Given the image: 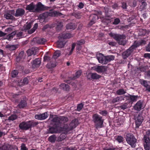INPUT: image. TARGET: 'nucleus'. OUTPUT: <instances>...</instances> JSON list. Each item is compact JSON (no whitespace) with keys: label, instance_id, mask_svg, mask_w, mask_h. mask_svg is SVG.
Returning <instances> with one entry per match:
<instances>
[{"label":"nucleus","instance_id":"34","mask_svg":"<svg viewBox=\"0 0 150 150\" xmlns=\"http://www.w3.org/2000/svg\"><path fill=\"white\" fill-rule=\"evenodd\" d=\"M38 26V24L37 23H35L34 24L33 28H32L30 30H29L28 31V33L29 34H32L34 33L36 30L37 29Z\"/></svg>","mask_w":150,"mask_h":150},{"label":"nucleus","instance_id":"48","mask_svg":"<svg viewBox=\"0 0 150 150\" xmlns=\"http://www.w3.org/2000/svg\"><path fill=\"white\" fill-rule=\"evenodd\" d=\"M100 112H99V113L103 116H105L108 113L107 111L105 110H100Z\"/></svg>","mask_w":150,"mask_h":150},{"label":"nucleus","instance_id":"37","mask_svg":"<svg viewBox=\"0 0 150 150\" xmlns=\"http://www.w3.org/2000/svg\"><path fill=\"white\" fill-rule=\"evenodd\" d=\"M104 9L105 16L108 17H110V14L109 11L107 7H104Z\"/></svg>","mask_w":150,"mask_h":150},{"label":"nucleus","instance_id":"19","mask_svg":"<svg viewBox=\"0 0 150 150\" xmlns=\"http://www.w3.org/2000/svg\"><path fill=\"white\" fill-rule=\"evenodd\" d=\"M66 42L60 38L59 40L57 42V46L58 48H61L63 47Z\"/></svg>","mask_w":150,"mask_h":150},{"label":"nucleus","instance_id":"56","mask_svg":"<svg viewBox=\"0 0 150 150\" xmlns=\"http://www.w3.org/2000/svg\"><path fill=\"white\" fill-rule=\"evenodd\" d=\"M24 54V52L23 51L21 52L19 54L18 57L16 58L17 61H18L19 60L20 58H22V56Z\"/></svg>","mask_w":150,"mask_h":150},{"label":"nucleus","instance_id":"42","mask_svg":"<svg viewBox=\"0 0 150 150\" xmlns=\"http://www.w3.org/2000/svg\"><path fill=\"white\" fill-rule=\"evenodd\" d=\"M6 47L10 50H13L16 49V47L14 45H8L6 46Z\"/></svg>","mask_w":150,"mask_h":150},{"label":"nucleus","instance_id":"44","mask_svg":"<svg viewBox=\"0 0 150 150\" xmlns=\"http://www.w3.org/2000/svg\"><path fill=\"white\" fill-rule=\"evenodd\" d=\"M84 104L81 103L79 104L77 106V110L78 111H80L83 107Z\"/></svg>","mask_w":150,"mask_h":150},{"label":"nucleus","instance_id":"31","mask_svg":"<svg viewBox=\"0 0 150 150\" xmlns=\"http://www.w3.org/2000/svg\"><path fill=\"white\" fill-rule=\"evenodd\" d=\"M32 24V23L31 22L27 23L23 27V30H26L30 29L31 27Z\"/></svg>","mask_w":150,"mask_h":150},{"label":"nucleus","instance_id":"64","mask_svg":"<svg viewBox=\"0 0 150 150\" xmlns=\"http://www.w3.org/2000/svg\"><path fill=\"white\" fill-rule=\"evenodd\" d=\"M146 51L148 52H150V42L146 47Z\"/></svg>","mask_w":150,"mask_h":150},{"label":"nucleus","instance_id":"30","mask_svg":"<svg viewBox=\"0 0 150 150\" xmlns=\"http://www.w3.org/2000/svg\"><path fill=\"white\" fill-rule=\"evenodd\" d=\"M126 93V90L123 88H121L117 90L116 91V94L118 95H121L125 94Z\"/></svg>","mask_w":150,"mask_h":150},{"label":"nucleus","instance_id":"18","mask_svg":"<svg viewBox=\"0 0 150 150\" xmlns=\"http://www.w3.org/2000/svg\"><path fill=\"white\" fill-rule=\"evenodd\" d=\"M41 63V59L40 58H38L33 61L32 64V67L33 68H35L39 67Z\"/></svg>","mask_w":150,"mask_h":150},{"label":"nucleus","instance_id":"29","mask_svg":"<svg viewBox=\"0 0 150 150\" xmlns=\"http://www.w3.org/2000/svg\"><path fill=\"white\" fill-rule=\"evenodd\" d=\"M139 83L143 86L146 88H147L149 86L147 81L143 79H140L139 80Z\"/></svg>","mask_w":150,"mask_h":150},{"label":"nucleus","instance_id":"40","mask_svg":"<svg viewBox=\"0 0 150 150\" xmlns=\"http://www.w3.org/2000/svg\"><path fill=\"white\" fill-rule=\"evenodd\" d=\"M46 41V39L43 38L38 39L37 40V42L38 44H44Z\"/></svg>","mask_w":150,"mask_h":150},{"label":"nucleus","instance_id":"5","mask_svg":"<svg viewBox=\"0 0 150 150\" xmlns=\"http://www.w3.org/2000/svg\"><path fill=\"white\" fill-rule=\"evenodd\" d=\"M37 122H34L32 121H30L27 122H23L21 123L19 125L20 128L23 130H27L31 127L37 125Z\"/></svg>","mask_w":150,"mask_h":150},{"label":"nucleus","instance_id":"46","mask_svg":"<svg viewBox=\"0 0 150 150\" xmlns=\"http://www.w3.org/2000/svg\"><path fill=\"white\" fill-rule=\"evenodd\" d=\"M147 4L145 1H143L140 5V8L143 10L145 9L146 6Z\"/></svg>","mask_w":150,"mask_h":150},{"label":"nucleus","instance_id":"33","mask_svg":"<svg viewBox=\"0 0 150 150\" xmlns=\"http://www.w3.org/2000/svg\"><path fill=\"white\" fill-rule=\"evenodd\" d=\"M67 29L74 30L75 28L74 24L73 23H70L67 24L66 26Z\"/></svg>","mask_w":150,"mask_h":150},{"label":"nucleus","instance_id":"43","mask_svg":"<svg viewBox=\"0 0 150 150\" xmlns=\"http://www.w3.org/2000/svg\"><path fill=\"white\" fill-rule=\"evenodd\" d=\"M33 50L34 48H32L31 49L28 50L27 51V52L28 56H31L32 54H34V52L33 51Z\"/></svg>","mask_w":150,"mask_h":150},{"label":"nucleus","instance_id":"2","mask_svg":"<svg viewBox=\"0 0 150 150\" xmlns=\"http://www.w3.org/2000/svg\"><path fill=\"white\" fill-rule=\"evenodd\" d=\"M93 121L94 123L95 126L97 129L103 127L104 119L100 115L96 113L92 116Z\"/></svg>","mask_w":150,"mask_h":150},{"label":"nucleus","instance_id":"3","mask_svg":"<svg viewBox=\"0 0 150 150\" xmlns=\"http://www.w3.org/2000/svg\"><path fill=\"white\" fill-rule=\"evenodd\" d=\"M43 6L40 2L38 3L36 5L32 3L27 6L26 9L31 12H37L43 10Z\"/></svg>","mask_w":150,"mask_h":150},{"label":"nucleus","instance_id":"20","mask_svg":"<svg viewBox=\"0 0 150 150\" xmlns=\"http://www.w3.org/2000/svg\"><path fill=\"white\" fill-rule=\"evenodd\" d=\"M56 66V60L52 59L50 61L47 62V68H53Z\"/></svg>","mask_w":150,"mask_h":150},{"label":"nucleus","instance_id":"49","mask_svg":"<svg viewBox=\"0 0 150 150\" xmlns=\"http://www.w3.org/2000/svg\"><path fill=\"white\" fill-rule=\"evenodd\" d=\"M18 72L17 70H14L12 71L11 75V76L12 77H16L17 75H18Z\"/></svg>","mask_w":150,"mask_h":150},{"label":"nucleus","instance_id":"10","mask_svg":"<svg viewBox=\"0 0 150 150\" xmlns=\"http://www.w3.org/2000/svg\"><path fill=\"white\" fill-rule=\"evenodd\" d=\"M135 120L136 128H138L143 122V119L142 116L140 114H138L135 117Z\"/></svg>","mask_w":150,"mask_h":150},{"label":"nucleus","instance_id":"41","mask_svg":"<svg viewBox=\"0 0 150 150\" xmlns=\"http://www.w3.org/2000/svg\"><path fill=\"white\" fill-rule=\"evenodd\" d=\"M56 136L53 135L49 137L48 138L49 141L51 142H54L56 140Z\"/></svg>","mask_w":150,"mask_h":150},{"label":"nucleus","instance_id":"51","mask_svg":"<svg viewBox=\"0 0 150 150\" xmlns=\"http://www.w3.org/2000/svg\"><path fill=\"white\" fill-rule=\"evenodd\" d=\"M81 72H82L81 70L77 71L75 74V76L74 77L75 79L78 78L81 75Z\"/></svg>","mask_w":150,"mask_h":150},{"label":"nucleus","instance_id":"54","mask_svg":"<svg viewBox=\"0 0 150 150\" xmlns=\"http://www.w3.org/2000/svg\"><path fill=\"white\" fill-rule=\"evenodd\" d=\"M128 104L127 103H125L123 104L120 106V108L121 109L125 110L126 109L127 107Z\"/></svg>","mask_w":150,"mask_h":150},{"label":"nucleus","instance_id":"27","mask_svg":"<svg viewBox=\"0 0 150 150\" xmlns=\"http://www.w3.org/2000/svg\"><path fill=\"white\" fill-rule=\"evenodd\" d=\"M123 99V97L122 96H117L113 98L112 100V102L113 103H115L120 101H122Z\"/></svg>","mask_w":150,"mask_h":150},{"label":"nucleus","instance_id":"23","mask_svg":"<svg viewBox=\"0 0 150 150\" xmlns=\"http://www.w3.org/2000/svg\"><path fill=\"white\" fill-rule=\"evenodd\" d=\"M73 36V35L70 33H64L60 35V37L61 38H62L63 40H64V39L70 38L72 37Z\"/></svg>","mask_w":150,"mask_h":150},{"label":"nucleus","instance_id":"28","mask_svg":"<svg viewBox=\"0 0 150 150\" xmlns=\"http://www.w3.org/2000/svg\"><path fill=\"white\" fill-rule=\"evenodd\" d=\"M60 87L64 91H68L69 89V86L67 84L64 83H62L60 85Z\"/></svg>","mask_w":150,"mask_h":150},{"label":"nucleus","instance_id":"63","mask_svg":"<svg viewBox=\"0 0 150 150\" xmlns=\"http://www.w3.org/2000/svg\"><path fill=\"white\" fill-rule=\"evenodd\" d=\"M108 44L111 46H115L116 44V43L114 42H110L108 43Z\"/></svg>","mask_w":150,"mask_h":150},{"label":"nucleus","instance_id":"36","mask_svg":"<svg viewBox=\"0 0 150 150\" xmlns=\"http://www.w3.org/2000/svg\"><path fill=\"white\" fill-rule=\"evenodd\" d=\"M4 17L8 19H13L14 18L10 13H7L4 15Z\"/></svg>","mask_w":150,"mask_h":150},{"label":"nucleus","instance_id":"13","mask_svg":"<svg viewBox=\"0 0 150 150\" xmlns=\"http://www.w3.org/2000/svg\"><path fill=\"white\" fill-rule=\"evenodd\" d=\"M93 70L98 73L104 72L107 70L106 68L104 66L96 65L93 68Z\"/></svg>","mask_w":150,"mask_h":150},{"label":"nucleus","instance_id":"57","mask_svg":"<svg viewBox=\"0 0 150 150\" xmlns=\"http://www.w3.org/2000/svg\"><path fill=\"white\" fill-rule=\"evenodd\" d=\"M112 7L114 9H117L119 8V6L118 4L116 3L112 5Z\"/></svg>","mask_w":150,"mask_h":150},{"label":"nucleus","instance_id":"47","mask_svg":"<svg viewBox=\"0 0 150 150\" xmlns=\"http://www.w3.org/2000/svg\"><path fill=\"white\" fill-rule=\"evenodd\" d=\"M85 43V41L84 40L81 39L80 40L77 41L76 42L77 45H81L84 44Z\"/></svg>","mask_w":150,"mask_h":150},{"label":"nucleus","instance_id":"26","mask_svg":"<svg viewBox=\"0 0 150 150\" xmlns=\"http://www.w3.org/2000/svg\"><path fill=\"white\" fill-rule=\"evenodd\" d=\"M25 13L24 10L22 8H18L16 11L15 16L18 17L23 15Z\"/></svg>","mask_w":150,"mask_h":150},{"label":"nucleus","instance_id":"55","mask_svg":"<svg viewBox=\"0 0 150 150\" xmlns=\"http://www.w3.org/2000/svg\"><path fill=\"white\" fill-rule=\"evenodd\" d=\"M17 118V116L16 115H11L9 117L8 120H10L13 121L16 119Z\"/></svg>","mask_w":150,"mask_h":150},{"label":"nucleus","instance_id":"24","mask_svg":"<svg viewBox=\"0 0 150 150\" xmlns=\"http://www.w3.org/2000/svg\"><path fill=\"white\" fill-rule=\"evenodd\" d=\"M13 149L12 148V146L8 144H5L2 147L0 146V150H12ZM15 150H17V148H15Z\"/></svg>","mask_w":150,"mask_h":150},{"label":"nucleus","instance_id":"11","mask_svg":"<svg viewBox=\"0 0 150 150\" xmlns=\"http://www.w3.org/2000/svg\"><path fill=\"white\" fill-rule=\"evenodd\" d=\"M16 36L18 38H20L22 37L23 33L22 32L16 33V32H13L9 35L7 38L8 40H11L14 37Z\"/></svg>","mask_w":150,"mask_h":150},{"label":"nucleus","instance_id":"17","mask_svg":"<svg viewBox=\"0 0 150 150\" xmlns=\"http://www.w3.org/2000/svg\"><path fill=\"white\" fill-rule=\"evenodd\" d=\"M145 42L143 40H141L139 41H135L134 42V44L131 47H132L134 51L136 48L143 44H145Z\"/></svg>","mask_w":150,"mask_h":150},{"label":"nucleus","instance_id":"53","mask_svg":"<svg viewBox=\"0 0 150 150\" xmlns=\"http://www.w3.org/2000/svg\"><path fill=\"white\" fill-rule=\"evenodd\" d=\"M120 22V19L118 18H117L114 19V22H113V24L114 25H117Z\"/></svg>","mask_w":150,"mask_h":150},{"label":"nucleus","instance_id":"60","mask_svg":"<svg viewBox=\"0 0 150 150\" xmlns=\"http://www.w3.org/2000/svg\"><path fill=\"white\" fill-rule=\"evenodd\" d=\"M21 150H28V149L26 147L25 145L23 144L21 146Z\"/></svg>","mask_w":150,"mask_h":150},{"label":"nucleus","instance_id":"45","mask_svg":"<svg viewBox=\"0 0 150 150\" xmlns=\"http://www.w3.org/2000/svg\"><path fill=\"white\" fill-rule=\"evenodd\" d=\"M76 46V44L75 43H73L72 45L71 49L70 50L69 53L68 54V55H71L73 52Z\"/></svg>","mask_w":150,"mask_h":150},{"label":"nucleus","instance_id":"61","mask_svg":"<svg viewBox=\"0 0 150 150\" xmlns=\"http://www.w3.org/2000/svg\"><path fill=\"white\" fill-rule=\"evenodd\" d=\"M122 7L124 9H126L127 7L126 3L124 2H122Z\"/></svg>","mask_w":150,"mask_h":150},{"label":"nucleus","instance_id":"21","mask_svg":"<svg viewBox=\"0 0 150 150\" xmlns=\"http://www.w3.org/2000/svg\"><path fill=\"white\" fill-rule=\"evenodd\" d=\"M62 15V14L61 13L55 11H52L50 12H47V16H61Z\"/></svg>","mask_w":150,"mask_h":150},{"label":"nucleus","instance_id":"4","mask_svg":"<svg viewBox=\"0 0 150 150\" xmlns=\"http://www.w3.org/2000/svg\"><path fill=\"white\" fill-rule=\"evenodd\" d=\"M97 58L99 63L102 64H106L109 62L114 59L115 57L113 55L104 57L101 54L97 56Z\"/></svg>","mask_w":150,"mask_h":150},{"label":"nucleus","instance_id":"12","mask_svg":"<svg viewBox=\"0 0 150 150\" xmlns=\"http://www.w3.org/2000/svg\"><path fill=\"white\" fill-rule=\"evenodd\" d=\"M143 100H139L136 103V104L134 105L133 108L135 110L140 111L141 110L144 108L143 106Z\"/></svg>","mask_w":150,"mask_h":150},{"label":"nucleus","instance_id":"22","mask_svg":"<svg viewBox=\"0 0 150 150\" xmlns=\"http://www.w3.org/2000/svg\"><path fill=\"white\" fill-rule=\"evenodd\" d=\"M47 113L45 112L42 114H40L35 115V119L42 120L45 119L47 117Z\"/></svg>","mask_w":150,"mask_h":150},{"label":"nucleus","instance_id":"52","mask_svg":"<svg viewBox=\"0 0 150 150\" xmlns=\"http://www.w3.org/2000/svg\"><path fill=\"white\" fill-rule=\"evenodd\" d=\"M28 79L27 78H24L22 81V84H19L20 86H21L23 85H25V84H27L28 83Z\"/></svg>","mask_w":150,"mask_h":150},{"label":"nucleus","instance_id":"14","mask_svg":"<svg viewBox=\"0 0 150 150\" xmlns=\"http://www.w3.org/2000/svg\"><path fill=\"white\" fill-rule=\"evenodd\" d=\"M132 47H130L126 51L124 52L122 54V56L123 58L125 59H126L133 52L134 50L132 48Z\"/></svg>","mask_w":150,"mask_h":150},{"label":"nucleus","instance_id":"62","mask_svg":"<svg viewBox=\"0 0 150 150\" xmlns=\"http://www.w3.org/2000/svg\"><path fill=\"white\" fill-rule=\"evenodd\" d=\"M84 6V5L82 2H80L78 6L79 8L81 9Z\"/></svg>","mask_w":150,"mask_h":150},{"label":"nucleus","instance_id":"7","mask_svg":"<svg viewBox=\"0 0 150 150\" xmlns=\"http://www.w3.org/2000/svg\"><path fill=\"white\" fill-rule=\"evenodd\" d=\"M126 141L127 143L132 147L137 142V139L133 134H128L126 135Z\"/></svg>","mask_w":150,"mask_h":150},{"label":"nucleus","instance_id":"39","mask_svg":"<svg viewBox=\"0 0 150 150\" xmlns=\"http://www.w3.org/2000/svg\"><path fill=\"white\" fill-rule=\"evenodd\" d=\"M66 137V135L64 134H61L58 137L57 139L58 141H61L64 139Z\"/></svg>","mask_w":150,"mask_h":150},{"label":"nucleus","instance_id":"59","mask_svg":"<svg viewBox=\"0 0 150 150\" xmlns=\"http://www.w3.org/2000/svg\"><path fill=\"white\" fill-rule=\"evenodd\" d=\"M103 150H118V149L117 148L112 147L108 148H104Z\"/></svg>","mask_w":150,"mask_h":150},{"label":"nucleus","instance_id":"9","mask_svg":"<svg viewBox=\"0 0 150 150\" xmlns=\"http://www.w3.org/2000/svg\"><path fill=\"white\" fill-rule=\"evenodd\" d=\"M109 35L117 41H119L121 40H123L126 38L125 36L123 35H118L112 33H109Z\"/></svg>","mask_w":150,"mask_h":150},{"label":"nucleus","instance_id":"25","mask_svg":"<svg viewBox=\"0 0 150 150\" xmlns=\"http://www.w3.org/2000/svg\"><path fill=\"white\" fill-rule=\"evenodd\" d=\"M91 17H92V19L89 23L88 25L89 26H91L95 22L96 20L98 19V16L96 14L92 15L91 16Z\"/></svg>","mask_w":150,"mask_h":150},{"label":"nucleus","instance_id":"32","mask_svg":"<svg viewBox=\"0 0 150 150\" xmlns=\"http://www.w3.org/2000/svg\"><path fill=\"white\" fill-rule=\"evenodd\" d=\"M61 52L59 50H57L55 51L53 54L52 57V59H53L55 60L59 57L60 55Z\"/></svg>","mask_w":150,"mask_h":150},{"label":"nucleus","instance_id":"8","mask_svg":"<svg viewBox=\"0 0 150 150\" xmlns=\"http://www.w3.org/2000/svg\"><path fill=\"white\" fill-rule=\"evenodd\" d=\"M143 143L145 150H149L150 149V137L145 135L143 137Z\"/></svg>","mask_w":150,"mask_h":150},{"label":"nucleus","instance_id":"6","mask_svg":"<svg viewBox=\"0 0 150 150\" xmlns=\"http://www.w3.org/2000/svg\"><path fill=\"white\" fill-rule=\"evenodd\" d=\"M79 121L77 119H74L69 124V125H65L63 127V128L65 130L69 131L73 129L76 127L78 125Z\"/></svg>","mask_w":150,"mask_h":150},{"label":"nucleus","instance_id":"15","mask_svg":"<svg viewBox=\"0 0 150 150\" xmlns=\"http://www.w3.org/2000/svg\"><path fill=\"white\" fill-rule=\"evenodd\" d=\"M87 78L88 79H98L101 77V76L96 73H89L87 75Z\"/></svg>","mask_w":150,"mask_h":150},{"label":"nucleus","instance_id":"35","mask_svg":"<svg viewBox=\"0 0 150 150\" xmlns=\"http://www.w3.org/2000/svg\"><path fill=\"white\" fill-rule=\"evenodd\" d=\"M140 32L141 35L144 36L148 35L150 32L149 30L146 29H142L140 30Z\"/></svg>","mask_w":150,"mask_h":150},{"label":"nucleus","instance_id":"1","mask_svg":"<svg viewBox=\"0 0 150 150\" xmlns=\"http://www.w3.org/2000/svg\"><path fill=\"white\" fill-rule=\"evenodd\" d=\"M68 119L64 116L57 117H54L52 121L55 122V125L50 128L49 132L51 133H59V126L67 122Z\"/></svg>","mask_w":150,"mask_h":150},{"label":"nucleus","instance_id":"50","mask_svg":"<svg viewBox=\"0 0 150 150\" xmlns=\"http://www.w3.org/2000/svg\"><path fill=\"white\" fill-rule=\"evenodd\" d=\"M123 137L121 136H117L116 138V140L119 143L122 142L123 141Z\"/></svg>","mask_w":150,"mask_h":150},{"label":"nucleus","instance_id":"16","mask_svg":"<svg viewBox=\"0 0 150 150\" xmlns=\"http://www.w3.org/2000/svg\"><path fill=\"white\" fill-rule=\"evenodd\" d=\"M125 96L127 98V100H130L129 102L132 103L136 101L137 99L139 98V97L138 95L135 96L129 94L128 96Z\"/></svg>","mask_w":150,"mask_h":150},{"label":"nucleus","instance_id":"38","mask_svg":"<svg viewBox=\"0 0 150 150\" xmlns=\"http://www.w3.org/2000/svg\"><path fill=\"white\" fill-rule=\"evenodd\" d=\"M27 105L26 102L25 101H21L18 105V106L20 108H22L26 106Z\"/></svg>","mask_w":150,"mask_h":150},{"label":"nucleus","instance_id":"58","mask_svg":"<svg viewBox=\"0 0 150 150\" xmlns=\"http://www.w3.org/2000/svg\"><path fill=\"white\" fill-rule=\"evenodd\" d=\"M63 26L62 23V22H60L58 23L57 26V29L58 30H60L62 28Z\"/></svg>","mask_w":150,"mask_h":150}]
</instances>
